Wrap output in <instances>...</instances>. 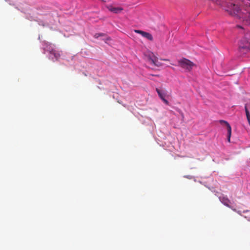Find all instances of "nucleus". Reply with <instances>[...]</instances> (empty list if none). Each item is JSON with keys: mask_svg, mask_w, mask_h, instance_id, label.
Listing matches in <instances>:
<instances>
[{"mask_svg": "<svg viewBox=\"0 0 250 250\" xmlns=\"http://www.w3.org/2000/svg\"><path fill=\"white\" fill-rule=\"evenodd\" d=\"M221 5L230 14H237L246 11L250 16V0H211Z\"/></svg>", "mask_w": 250, "mask_h": 250, "instance_id": "nucleus-1", "label": "nucleus"}, {"mask_svg": "<svg viewBox=\"0 0 250 250\" xmlns=\"http://www.w3.org/2000/svg\"><path fill=\"white\" fill-rule=\"evenodd\" d=\"M178 64L179 66L188 72L191 71L193 67L196 66V64L193 62L186 58L179 60Z\"/></svg>", "mask_w": 250, "mask_h": 250, "instance_id": "nucleus-2", "label": "nucleus"}, {"mask_svg": "<svg viewBox=\"0 0 250 250\" xmlns=\"http://www.w3.org/2000/svg\"><path fill=\"white\" fill-rule=\"evenodd\" d=\"M156 91L157 92L159 97L163 101V102L167 105H169L168 101L165 98L167 96V93L165 90L156 88Z\"/></svg>", "mask_w": 250, "mask_h": 250, "instance_id": "nucleus-3", "label": "nucleus"}, {"mask_svg": "<svg viewBox=\"0 0 250 250\" xmlns=\"http://www.w3.org/2000/svg\"><path fill=\"white\" fill-rule=\"evenodd\" d=\"M106 7L109 11L115 14L120 13L123 10L122 7H115L113 5H106Z\"/></svg>", "mask_w": 250, "mask_h": 250, "instance_id": "nucleus-4", "label": "nucleus"}, {"mask_svg": "<svg viewBox=\"0 0 250 250\" xmlns=\"http://www.w3.org/2000/svg\"><path fill=\"white\" fill-rule=\"evenodd\" d=\"M135 33L141 34L143 37L146 38L149 41H153V38L152 35L149 33L145 32L140 30H134Z\"/></svg>", "mask_w": 250, "mask_h": 250, "instance_id": "nucleus-5", "label": "nucleus"}, {"mask_svg": "<svg viewBox=\"0 0 250 250\" xmlns=\"http://www.w3.org/2000/svg\"><path fill=\"white\" fill-rule=\"evenodd\" d=\"M220 123L222 125L225 124L226 125L228 131V140L229 142H230V136L231 133V128L230 125L227 122L224 120H220Z\"/></svg>", "mask_w": 250, "mask_h": 250, "instance_id": "nucleus-6", "label": "nucleus"}, {"mask_svg": "<svg viewBox=\"0 0 250 250\" xmlns=\"http://www.w3.org/2000/svg\"><path fill=\"white\" fill-rule=\"evenodd\" d=\"M50 53V57L52 60L54 59H55L56 60H57L60 55V54L57 52L56 50H54L53 48L49 50Z\"/></svg>", "mask_w": 250, "mask_h": 250, "instance_id": "nucleus-7", "label": "nucleus"}, {"mask_svg": "<svg viewBox=\"0 0 250 250\" xmlns=\"http://www.w3.org/2000/svg\"><path fill=\"white\" fill-rule=\"evenodd\" d=\"M239 50L241 52H244L245 51L250 50V42H247L246 44L243 45H240L239 47Z\"/></svg>", "mask_w": 250, "mask_h": 250, "instance_id": "nucleus-8", "label": "nucleus"}, {"mask_svg": "<svg viewBox=\"0 0 250 250\" xmlns=\"http://www.w3.org/2000/svg\"><path fill=\"white\" fill-rule=\"evenodd\" d=\"M220 201L225 206L229 207V203H230V200L227 198V196L224 195L219 197Z\"/></svg>", "mask_w": 250, "mask_h": 250, "instance_id": "nucleus-9", "label": "nucleus"}, {"mask_svg": "<svg viewBox=\"0 0 250 250\" xmlns=\"http://www.w3.org/2000/svg\"><path fill=\"white\" fill-rule=\"evenodd\" d=\"M153 60L152 59V63L156 66L159 67L162 65V63L159 62L158 58H153Z\"/></svg>", "mask_w": 250, "mask_h": 250, "instance_id": "nucleus-10", "label": "nucleus"}, {"mask_svg": "<svg viewBox=\"0 0 250 250\" xmlns=\"http://www.w3.org/2000/svg\"><path fill=\"white\" fill-rule=\"evenodd\" d=\"M146 57L151 63H152V59H154L153 58H157L152 52H148V54L146 55Z\"/></svg>", "mask_w": 250, "mask_h": 250, "instance_id": "nucleus-11", "label": "nucleus"}, {"mask_svg": "<svg viewBox=\"0 0 250 250\" xmlns=\"http://www.w3.org/2000/svg\"><path fill=\"white\" fill-rule=\"evenodd\" d=\"M104 34L103 33H96L94 35V37L95 38H98L99 37L103 36Z\"/></svg>", "mask_w": 250, "mask_h": 250, "instance_id": "nucleus-12", "label": "nucleus"}, {"mask_svg": "<svg viewBox=\"0 0 250 250\" xmlns=\"http://www.w3.org/2000/svg\"><path fill=\"white\" fill-rule=\"evenodd\" d=\"M163 60H164L165 61H169L168 59H163Z\"/></svg>", "mask_w": 250, "mask_h": 250, "instance_id": "nucleus-13", "label": "nucleus"}, {"mask_svg": "<svg viewBox=\"0 0 250 250\" xmlns=\"http://www.w3.org/2000/svg\"><path fill=\"white\" fill-rule=\"evenodd\" d=\"M110 39L109 38H107L106 40H105V42H106V41L109 40Z\"/></svg>", "mask_w": 250, "mask_h": 250, "instance_id": "nucleus-14", "label": "nucleus"}, {"mask_svg": "<svg viewBox=\"0 0 250 250\" xmlns=\"http://www.w3.org/2000/svg\"><path fill=\"white\" fill-rule=\"evenodd\" d=\"M155 76H157V77H158V76H159V75H155Z\"/></svg>", "mask_w": 250, "mask_h": 250, "instance_id": "nucleus-15", "label": "nucleus"}, {"mask_svg": "<svg viewBox=\"0 0 250 250\" xmlns=\"http://www.w3.org/2000/svg\"><path fill=\"white\" fill-rule=\"evenodd\" d=\"M182 116L183 118H184L183 114H182Z\"/></svg>", "mask_w": 250, "mask_h": 250, "instance_id": "nucleus-16", "label": "nucleus"}, {"mask_svg": "<svg viewBox=\"0 0 250 250\" xmlns=\"http://www.w3.org/2000/svg\"><path fill=\"white\" fill-rule=\"evenodd\" d=\"M187 178H189L188 176H186Z\"/></svg>", "mask_w": 250, "mask_h": 250, "instance_id": "nucleus-17", "label": "nucleus"}]
</instances>
